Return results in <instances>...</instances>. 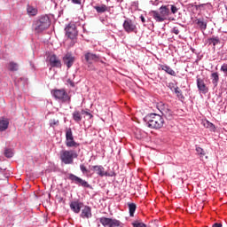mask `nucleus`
Wrapping results in <instances>:
<instances>
[{"mask_svg":"<svg viewBox=\"0 0 227 227\" xmlns=\"http://www.w3.org/2000/svg\"><path fill=\"white\" fill-rule=\"evenodd\" d=\"M51 27V18L47 15H43L35 20L32 24V29L35 35H40V33H43L46 29Z\"/></svg>","mask_w":227,"mask_h":227,"instance_id":"1","label":"nucleus"},{"mask_svg":"<svg viewBox=\"0 0 227 227\" xmlns=\"http://www.w3.org/2000/svg\"><path fill=\"white\" fill-rule=\"evenodd\" d=\"M147 127L149 129H162L164 127V118L160 114H151L147 116Z\"/></svg>","mask_w":227,"mask_h":227,"instance_id":"2","label":"nucleus"},{"mask_svg":"<svg viewBox=\"0 0 227 227\" xmlns=\"http://www.w3.org/2000/svg\"><path fill=\"white\" fill-rule=\"evenodd\" d=\"M151 13L156 22H164V20H168V17H169V8L166 5H162L160 8V12L153 11Z\"/></svg>","mask_w":227,"mask_h":227,"instance_id":"3","label":"nucleus"},{"mask_svg":"<svg viewBox=\"0 0 227 227\" xmlns=\"http://www.w3.org/2000/svg\"><path fill=\"white\" fill-rule=\"evenodd\" d=\"M66 35L71 40L69 43V47H74V45L77 43V36L79 35V32L77 31V27H75V24H69L66 27Z\"/></svg>","mask_w":227,"mask_h":227,"instance_id":"4","label":"nucleus"},{"mask_svg":"<svg viewBox=\"0 0 227 227\" xmlns=\"http://www.w3.org/2000/svg\"><path fill=\"white\" fill-rule=\"evenodd\" d=\"M74 159H77V153L74 151L60 152V160L63 164H73Z\"/></svg>","mask_w":227,"mask_h":227,"instance_id":"5","label":"nucleus"},{"mask_svg":"<svg viewBox=\"0 0 227 227\" xmlns=\"http://www.w3.org/2000/svg\"><path fill=\"white\" fill-rule=\"evenodd\" d=\"M66 145L68 148H77L79 144L74 140V134L72 133V129H68L66 132Z\"/></svg>","mask_w":227,"mask_h":227,"instance_id":"6","label":"nucleus"},{"mask_svg":"<svg viewBox=\"0 0 227 227\" xmlns=\"http://www.w3.org/2000/svg\"><path fill=\"white\" fill-rule=\"evenodd\" d=\"M158 109L160 111L161 114L167 118V120H173V111L169 109L168 105L164 103H160L158 105Z\"/></svg>","mask_w":227,"mask_h":227,"instance_id":"7","label":"nucleus"},{"mask_svg":"<svg viewBox=\"0 0 227 227\" xmlns=\"http://www.w3.org/2000/svg\"><path fill=\"white\" fill-rule=\"evenodd\" d=\"M99 223L105 227L106 226H108V227L120 226L121 224V222H120V220L107 218V217H101L99 219Z\"/></svg>","mask_w":227,"mask_h":227,"instance_id":"8","label":"nucleus"},{"mask_svg":"<svg viewBox=\"0 0 227 227\" xmlns=\"http://www.w3.org/2000/svg\"><path fill=\"white\" fill-rule=\"evenodd\" d=\"M122 26L126 33H134V31L137 29V27H136V24H134V22H132V20H124Z\"/></svg>","mask_w":227,"mask_h":227,"instance_id":"9","label":"nucleus"},{"mask_svg":"<svg viewBox=\"0 0 227 227\" xmlns=\"http://www.w3.org/2000/svg\"><path fill=\"white\" fill-rule=\"evenodd\" d=\"M69 180H72L74 184H76V185H82V187H90V184L74 174L69 175Z\"/></svg>","mask_w":227,"mask_h":227,"instance_id":"10","label":"nucleus"},{"mask_svg":"<svg viewBox=\"0 0 227 227\" xmlns=\"http://www.w3.org/2000/svg\"><path fill=\"white\" fill-rule=\"evenodd\" d=\"M197 87L200 93L207 95V92L208 91V87H207L205 80L201 79L200 76H197Z\"/></svg>","mask_w":227,"mask_h":227,"instance_id":"11","label":"nucleus"},{"mask_svg":"<svg viewBox=\"0 0 227 227\" xmlns=\"http://www.w3.org/2000/svg\"><path fill=\"white\" fill-rule=\"evenodd\" d=\"M85 61L86 63H89L91 65V63H97V61H99L100 56L94 54L92 52H87L84 54Z\"/></svg>","mask_w":227,"mask_h":227,"instance_id":"12","label":"nucleus"},{"mask_svg":"<svg viewBox=\"0 0 227 227\" xmlns=\"http://www.w3.org/2000/svg\"><path fill=\"white\" fill-rule=\"evenodd\" d=\"M63 61L65 65H67V68H70L74 62L75 61V57L72 55V53H67L64 56Z\"/></svg>","mask_w":227,"mask_h":227,"instance_id":"13","label":"nucleus"},{"mask_svg":"<svg viewBox=\"0 0 227 227\" xmlns=\"http://www.w3.org/2000/svg\"><path fill=\"white\" fill-rule=\"evenodd\" d=\"M206 43L213 45V49H215V45L221 44V38H219V36L212 35L207 39Z\"/></svg>","mask_w":227,"mask_h":227,"instance_id":"14","label":"nucleus"},{"mask_svg":"<svg viewBox=\"0 0 227 227\" xmlns=\"http://www.w3.org/2000/svg\"><path fill=\"white\" fill-rule=\"evenodd\" d=\"M58 99L61 100V102H68V100H70V96H68V93H67L65 90H59Z\"/></svg>","mask_w":227,"mask_h":227,"instance_id":"15","label":"nucleus"},{"mask_svg":"<svg viewBox=\"0 0 227 227\" xmlns=\"http://www.w3.org/2000/svg\"><path fill=\"white\" fill-rule=\"evenodd\" d=\"M70 208L73 212H75V214H79L81 212V208H82V203L79 201H73L70 204Z\"/></svg>","mask_w":227,"mask_h":227,"instance_id":"16","label":"nucleus"},{"mask_svg":"<svg viewBox=\"0 0 227 227\" xmlns=\"http://www.w3.org/2000/svg\"><path fill=\"white\" fill-rule=\"evenodd\" d=\"M49 65L51 67L50 70H52L54 67H58V57L56 54H51L48 57Z\"/></svg>","mask_w":227,"mask_h":227,"instance_id":"17","label":"nucleus"},{"mask_svg":"<svg viewBox=\"0 0 227 227\" xmlns=\"http://www.w3.org/2000/svg\"><path fill=\"white\" fill-rule=\"evenodd\" d=\"M160 68L168 74V75H172V77H176V72L173 70L169 66L160 65Z\"/></svg>","mask_w":227,"mask_h":227,"instance_id":"18","label":"nucleus"},{"mask_svg":"<svg viewBox=\"0 0 227 227\" xmlns=\"http://www.w3.org/2000/svg\"><path fill=\"white\" fill-rule=\"evenodd\" d=\"M92 169H94V171H96L97 175H99V176H109V175L107 174V172L104 171V167L102 166H93Z\"/></svg>","mask_w":227,"mask_h":227,"instance_id":"19","label":"nucleus"},{"mask_svg":"<svg viewBox=\"0 0 227 227\" xmlns=\"http://www.w3.org/2000/svg\"><path fill=\"white\" fill-rule=\"evenodd\" d=\"M81 217L83 219H90V217H91V207L85 206L82 210Z\"/></svg>","mask_w":227,"mask_h":227,"instance_id":"20","label":"nucleus"},{"mask_svg":"<svg viewBox=\"0 0 227 227\" xmlns=\"http://www.w3.org/2000/svg\"><path fill=\"white\" fill-rule=\"evenodd\" d=\"M10 125V121L8 119L1 118L0 119V132H4Z\"/></svg>","mask_w":227,"mask_h":227,"instance_id":"21","label":"nucleus"},{"mask_svg":"<svg viewBox=\"0 0 227 227\" xmlns=\"http://www.w3.org/2000/svg\"><path fill=\"white\" fill-rule=\"evenodd\" d=\"M72 116H73L74 121H75L76 123H81V121H82V112H79L75 110L73 113Z\"/></svg>","mask_w":227,"mask_h":227,"instance_id":"22","label":"nucleus"},{"mask_svg":"<svg viewBox=\"0 0 227 227\" xmlns=\"http://www.w3.org/2000/svg\"><path fill=\"white\" fill-rule=\"evenodd\" d=\"M94 10H96L97 13H106V12H109V7L106 4L96 5Z\"/></svg>","mask_w":227,"mask_h":227,"instance_id":"23","label":"nucleus"},{"mask_svg":"<svg viewBox=\"0 0 227 227\" xmlns=\"http://www.w3.org/2000/svg\"><path fill=\"white\" fill-rule=\"evenodd\" d=\"M7 68L10 72H17V70H19V64L17 62L11 61L8 63Z\"/></svg>","mask_w":227,"mask_h":227,"instance_id":"24","label":"nucleus"},{"mask_svg":"<svg viewBox=\"0 0 227 227\" xmlns=\"http://www.w3.org/2000/svg\"><path fill=\"white\" fill-rule=\"evenodd\" d=\"M211 80L214 86H217L219 84V73H212L211 74Z\"/></svg>","mask_w":227,"mask_h":227,"instance_id":"25","label":"nucleus"},{"mask_svg":"<svg viewBox=\"0 0 227 227\" xmlns=\"http://www.w3.org/2000/svg\"><path fill=\"white\" fill-rule=\"evenodd\" d=\"M27 12L28 15L35 17V15H36L38 13V9H36L31 5H28L27 8Z\"/></svg>","mask_w":227,"mask_h":227,"instance_id":"26","label":"nucleus"},{"mask_svg":"<svg viewBox=\"0 0 227 227\" xmlns=\"http://www.w3.org/2000/svg\"><path fill=\"white\" fill-rule=\"evenodd\" d=\"M197 26H199L200 31H205V29H207V21L197 20Z\"/></svg>","mask_w":227,"mask_h":227,"instance_id":"27","label":"nucleus"},{"mask_svg":"<svg viewBox=\"0 0 227 227\" xmlns=\"http://www.w3.org/2000/svg\"><path fill=\"white\" fill-rule=\"evenodd\" d=\"M129 210V215L130 217H134V213L136 212L137 206L135 203H129L128 204Z\"/></svg>","mask_w":227,"mask_h":227,"instance_id":"28","label":"nucleus"},{"mask_svg":"<svg viewBox=\"0 0 227 227\" xmlns=\"http://www.w3.org/2000/svg\"><path fill=\"white\" fill-rule=\"evenodd\" d=\"M174 93H176L177 98H179V99L184 98V94L182 93V90H180V88L178 86H176L174 88Z\"/></svg>","mask_w":227,"mask_h":227,"instance_id":"29","label":"nucleus"},{"mask_svg":"<svg viewBox=\"0 0 227 227\" xmlns=\"http://www.w3.org/2000/svg\"><path fill=\"white\" fill-rule=\"evenodd\" d=\"M4 156L7 157V159H12V157H13V151L12 149H5Z\"/></svg>","mask_w":227,"mask_h":227,"instance_id":"30","label":"nucleus"},{"mask_svg":"<svg viewBox=\"0 0 227 227\" xmlns=\"http://www.w3.org/2000/svg\"><path fill=\"white\" fill-rule=\"evenodd\" d=\"M196 152L198 155H200L201 158L205 157L206 155L205 150L200 146H196Z\"/></svg>","mask_w":227,"mask_h":227,"instance_id":"31","label":"nucleus"},{"mask_svg":"<svg viewBox=\"0 0 227 227\" xmlns=\"http://www.w3.org/2000/svg\"><path fill=\"white\" fill-rule=\"evenodd\" d=\"M204 125L207 128L210 129V130H213V132L215 131V126L214 124H212L211 122H209L208 121H206V123H204Z\"/></svg>","mask_w":227,"mask_h":227,"instance_id":"32","label":"nucleus"},{"mask_svg":"<svg viewBox=\"0 0 227 227\" xmlns=\"http://www.w3.org/2000/svg\"><path fill=\"white\" fill-rule=\"evenodd\" d=\"M80 169L83 175H88V173H90V170L86 168V166H84V164L80 165Z\"/></svg>","mask_w":227,"mask_h":227,"instance_id":"33","label":"nucleus"},{"mask_svg":"<svg viewBox=\"0 0 227 227\" xmlns=\"http://www.w3.org/2000/svg\"><path fill=\"white\" fill-rule=\"evenodd\" d=\"M132 226L134 227H146V224L141 222L135 221L132 223Z\"/></svg>","mask_w":227,"mask_h":227,"instance_id":"34","label":"nucleus"},{"mask_svg":"<svg viewBox=\"0 0 227 227\" xmlns=\"http://www.w3.org/2000/svg\"><path fill=\"white\" fill-rule=\"evenodd\" d=\"M208 5V3L207 4H200L199 5H196L197 10H203L205 6Z\"/></svg>","mask_w":227,"mask_h":227,"instance_id":"35","label":"nucleus"},{"mask_svg":"<svg viewBox=\"0 0 227 227\" xmlns=\"http://www.w3.org/2000/svg\"><path fill=\"white\" fill-rule=\"evenodd\" d=\"M171 13H177L178 8L176 5H171Z\"/></svg>","mask_w":227,"mask_h":227,"instance_id":"36","label":"nucleus"},{"mask_svg":"<svg viewBox=\"0 0 227 227\" xmlns=\"http://www.w3.org/2000/svg\"><path fill=\"white\" fill-rule=\"evenodd\" d=\"M221 72H223V74H227V64H223L222 67H221Z\"/></svg>","mask_w":227,"mask_h":227,"instance_id":"37","label":"nucleus"},{"mask_svg":"<svg viewBox=\"0 0 227 227\" xmlns=\"http://www.w3.org/2000/svg\"><path fill=\"white\" fill-rule=\"evenodd\" d=\"M51 95L57 99L58 98V90H51Z\"/></svg>","mask_w":227,"mask_h":227,"instance_id":"38","label":"nucleus"},{"mask_svg":"<svg viewBox=\"0 0 227 227\" xmlns=\"http://www.w3.org/2000/svg\"><path fill=\"white\" fill-rule=\"evenodd\" d=\"M172 33H174L175 35H179L180 34V30L176 27L172 29Z\"/></svg>","mask_w":227,"mask_h":227,"instance_id":"39","label":"nucleus"},{"mask_svg":"<svg viewBox=\"0 0 227 227\" xmlns=\"http://www.w3.org/2000/svg\"><path fill=\"white\" fill-rule=\"evenodd\" d=\"M73 4H82V0H71Z\"/></svg>","mask_w":227,"mask_h":227,"instance_id":"40","label":"nucleus"},{"mask_svg":"<svg viewBox=\"0 0 227 227\" xmlns=\"http://www.w3.org/2000/svg\"><path fill=\"white\" fill-rule=\"evenodd\" d=\"M82 114H87V116H90V118H93V115L91 114L84 110H82Z\"/></svg>","mask_w":227,"mask_h":227,"instance_id":"41","label":"nucleus"},{"mask_svg":"<svg viewBox=\"0 0 227 227\" xmlns=\"http://www.w3.org/2000/svg\"><path fill=\"white\" fill-rule=\"evenodd\" d=\"M58 124V122L56 121V120H51V121H50V125L51 126V127H54L55 125H57Z\"/></svg>","mask_w":227,"mask_h":227,"instance_id":"42","label":"nucleus"},{"mask_svg":"<svg viewBox=\"0 0 227 227\" xmlns=\"http://www.w3.org/2000/svg\"><path fill=\"white\" fill-rule=\"evenodd\" d=\"M168 88L171 90V91H174L176 87H175V84L169 83Z\"/></svg>","mask_w":227,"mask_h":227,"instance_id":"43","label":"nucleus"},{"mask_svg":"<svg viewBox=\"0 0 227 227\" xmlns=\"http://www.w3.org/2000/svg\"><path fill=\"white\" fill-rule=\"evenodd\" d=\"M213 227H223V224L219 223H215L213 224Z\"/></svg>","mask_w":227,"mask_h":227,"instance_id":"44","label":"nucleus"},{"mask_svg":"<svg viewBox=\"0 0 227 227\" xmlns=\"http://www.w3.org/2000/svg\"><path fill=\"white\" fill-rule=\"evenodd\" d=\"M140 19H141L143 24H145L146 22V20L145 19V16L141 15Z\"/></svg>","mask_w":227,"mask_h":227,"instance_id":"45","label":"nucleus"},{"mask_svg":"<svg viewBox=\"0 0 227 227\" xmlns=\"http://www.w3.org/2000/svg\"><path fill=\"white\" fill-rule=\"evenodd\" d=\"M58 63H59V67L61 65V62L58 61Z\"/></svg>","mask_w":227,"mask_h":227,"instance_id":"46","label":"nucleus"},{"mask_svg":"<svg viewBox=\"0 0 227 227\" xmlns=\"http://www.w3.org/2000/svg\"><path fill=\"white\" fill-rule=\"evenodd\" d=\"M3 172V168H0V173H2Z\"/></svg>","mask_w":227,"mask_h":227,"instance_id":"47","label":"nucleus"},{"mask_svg":"<svg viewBox=\"0 0 227 227\" xmlns=\"http://www.w3.org/2000/svg\"><path fill=\"white\" fill-rule=\"evenodd\" d=\"M51 196V194H48L47 197L49 198Z\"/></svg>","mask_w":227,"mask_h":227,"instance_id":"48","label":"nucleus"},{"mask_svg":"<svg viewBox=\"0 0 227 227\" xmlns=\"http://www.w3.org/2000/svg\"><path fill=\"white\" fill-rule=\"evenodd\" d=\"M112 227H118V226H112Z\"/></svg>","mask_w":227,"mask_h":227,"instance_id":"49","label":"nucleus"}]
</instances>
